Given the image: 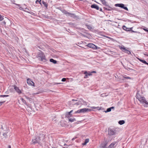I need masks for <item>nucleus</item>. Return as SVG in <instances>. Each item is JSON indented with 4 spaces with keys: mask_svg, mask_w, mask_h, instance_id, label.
Listing matches in <instances>:
<instances>
[{
    "mask_svg": "<svg viewBox=\"0 0 148 148\" xmlns=\"http://www.w3.org/2000/svg\"><path fill=\"white\" fill-rule=\"evenodd\" d=\"M136 98L140 101V103H145V104L144 105L145 107L147 106V105H148V102L146 101L145 98L144 97L141 96L139 94L137 93L136 94Z\"/></svg>",
    "mask_w": 148,
    "mask_h": 148,
    "instance_id": "obj_1",
    "label": "nucleus"
},
{
    "mask_svg": "<svg viewBox=\"0 0 148 148\" xmlns=\"http://www.w3.org/2000/svg\"><path fill=\"white\" fill-rule=\"evenodd\" d=\"M36 136L40 140H43L45 138V135L42 131L40 132Z\"/></svg>",
    "mask_w": 148,
    "mask_h": 148,
    "instance_id": "obj_2",
    "label": "nucleus"
},
{
    "mask_svg": "<svg viewBox=\"0 0 148 148\" xmlns=\"http://www.w3.org/2000/svg\"><path fill=\"white\" fill-rule=\"evenodd\" d=\"M96 71H93L91 72L88 71L87 72V71H85L84 73V74L85 75L84 77V78H87L88 77V76H91L92 75V73H96Z\"/></svg>",
    "mask_w": 148,
    "mask_h": 148,
    "instance_id": "obj_3",
    "label": "nucleus"
},
{
    "mask_svg": "<svg viewBox=\"0 0 148 148\" xmlns=\"http://www.w3.org/2000/svg\"><path fill=\"white\" fill-rule=\"evenodd\" d=\"M40 140L36 136L32 139V142L33 144L34 145L36 143H39Z\"/></svg>",
    "mask_w": 148,
    "mask_h": 148,
    "instance_id": "obj_4",
    "label": "nucleus"
},
{
    "mask_svg": "<svg viewBox=\"0 0 148 148\" xmlns=\"http://www.w3.org/2000/svg\"><path fill=\"white\" fill-rule=\"evenodd\" d=\"M108 134L110 135H113L115 134L116 130L114 129L109 128L108 130Z\"/></svg>",
    "mask_w": 148,
    "mask_h": 148,
    "instance_id": "obj_5",
    "label": "nucleus"
},
{
    "mask_svg": "<svg viewBox=\"0 0 148 148\" xmlns=\"http://www.w3.org/2000/svg\"><path fill=\"white\" fill-rule=\"evenodd\" d=\"M115 6L116 7H120L121 8H123V9L126 10H128V9L126 7L124 6V5L122 3H118V4H116L115 5Z\"/></svg>",
    "mask_w": 148,
    "mask_h": 148,
    "instance_id": "obj_6",
    "label": "nucleus"
},
{
    "mask_svg": "<svg viewBox=\"0 0 148 148\" xmlns=\"http://www.w3.org/2000/svg\"><path fill=\"white\" fill-rule=\"evenodd\" d=\"M120 48L122 51L127 53L129 55L131 53L127 49H126L125 48L124 46H120Z\"/></svg>",
    "mask_w": 148,
    "mask_h": 148,
    "instance_id": "obj_7",
    "label": "nucleus"
},
{
    "mask_svg": "<svg viewBox=\"0 0 148 148\" xmlns=\"http://www.w3.org/2000/svg\"><path fill=\"white\" fill-rule=\"evenodd\" d=\"M13 87L15 90L19 95H20L22 93L21 90L18 87L16 86V85H14Z\"/></svg>",
    "mask_w": 148,
    "mask_h": 148,
    "instance_id": "obj_8",
    "label": "nucleus"
},
{
    "mask_svg": "<svg viewBox=\"0 0 148 148\" xmlns=\"http://www.w3.org/2000/svg\"><path fill=\"white\" fill-rule=\"evenodd\" d=\"M87 46L88 47L90 48H92L93 49H97V47L95 45L92 43H89L88 44Z\"/></svg>",
    "mask_w": 148,
    "mask_h": 148,
    "instance_id": "obj_9",
    "label": "nucleus"
},
{
    "mask_svg": "<svg viewBox=\"0 0 148 148\" xmlns=\"http://www.w3.org/2000/svg\"><path fill=\"white\" fill-rule=\"evenodd\" d=\"M117 141H114L113 142L108 146V148H114L115 147V145L116 144H117Z\"/></svg>",
    "mask_w": 148,
    "mask_h": 148,
    "instance_id": "obj_10",
    "label": "nucleus"
},
{
    "mask_svg": "<svg viewBox=\"0 0 148 148\" xmlns=\"http://www.w3.org/2000/svg\"><path fill=\"white\" fill-rule=\"evenodd\" d=\"M38 57H39V59L41 61L45 62L47 61L45 58V56H38Z\"/></svg>",
    "mask_w": 148,
    "mask_h": 148,
    "instance_id": "obj_11",
    "label": "nucleus"
},
{
    "mask_svg": "<svg viewBox=\"0 0 148 148\" xmlns=\"http://www.w3.org/2000/svg\"><path fill=\"white\" fill-rule=\"evenodd\" d=\"M27 83L30 85L33 86L34 85V83L30 79H27Z\"/></svg>",
    "mask_w": 148,
    "mask_h": 148,
    "instance_id": "obj_12",
    "label": "nucleus"
},
{
    "mask_svg": "<svg viewBox=\"0 0 148 148\" xmlns=\"http://www.w3.org/2000/svg\"><path fill=\"white\" fill-rule=\"evenodd\" d=\"M108 141H106L103 142L102 143V148H108L107 147Z\"/></svg>",
    "mask_w": 148,
    "mask_h": 148,
    "instance_id": "obj_13",
    "label": "nucleus"
},
{
    "mask_svg": "<svg viewBox=\"0 0 148 148\" xmlns=\"http://www.w3.org/2000/svg\"><path fill=\"white\" fill-rule=\"evenodd\" d=\"M68 16L71 17H72L74 18H76L77 17V16L74 13H69L68 14Z\"/></svg>",
    "mask_w": 148,
    "mask_h": 148,
    "instance_id": "obj_14",
    "label": "nucleus"
},
{
    "mask_svg": "<svg viewBox=\"0 0 148 148\" xmlns=\"http://www.w3.org/2000/svg\"><path fill=\"white\" fill-rule=\"evenodd\" d=\"M91 7L92 8H94L96 9L97 10L99 9V7L98 5L95 4L92 5L91 6Z\"/></svg>",
    "mask_w": 148,
    "mask_h": 148,
    "instance_id": "obj_15",
    "label": "nucleus"
},
{
    "mask_svg": "<svg viewBox=\"0 0 148 148\" xmlns=\"http://www.w3.org/2000/svg\"><path fill=\"white\" fill-rule=\"evenodd\" d=\"M123 28L124 30L128 31H130L131 30V29H132V27H131L130 28H128L125 25H123Z\"/></svg>",
    "mask_w": 148,
    "mask_h": 148,
    "instance_id": "obj_16",
    "label": "nucleus"
},
{
    "mask_svg": "<svg viewBox=\"0 0 148 148\" xmlns=\"http://www.w3.org/2000/svg\"><path fill=\"white\" fill-rule=\"evenodd\" d=\"M88 109L86 108H84L82 109H80V113H84L86 112L88 110Z\"/></svg>",
    "mask_w": 148,
    "mask_h": 148,
    "instance_id": "obj_17",
    "label": "nucleus"
},
{
    "mask_svg": "<svg viewBox=\"0 0 148 148\" xmlns=\"http://www.w3.org/2000/svg\"><path fill=\"white\" fill-rule=\"evenodd\" d=\"M73 112V110H71L70 112H68L67 114H66V117L68 118H70L72 116V114H71Z\"/></svg>",
    "mask_w": 148,
    "mask_h": 148,
    "instance_id": "obj_18",
    "label": "nucleus"
},
{
    "mask_svg": "<svg viewBox=\"0 0 148 148\" xmlns=\"http://www.w3.org/2000/svg\"><path fill=\"white\" fill-rule=\"evenodd\" d=\"M89 139H85L84 143H82V145H86L87 143L89 142Z\"/></svg>",
    "mask_w": 148,
    "mask_h": 148,
    "instance_id": "obj_19",
    "label": "nucleus"
},
{
    "mask_svg": "<svg viewBox=\"0 0 148 148\" xmlns=\"http://www.w3.org/2000/svg\"><path fill=\"white\" fill-rule=\"evenodd\" d=\"M50 61L54 64H56L57 63V61L52 58L50 59Z\"/></svg>",
    "mask_w": 148,
    "mask_h": 148,
    "instance_id": "obj_20",
    "label": "nucleus"
},
{
    "mask_svg": "<svg viewBox=\"0 0 148 148\" xmlns=\"http://www.w3.org/2000/svg\"><path fill=\"white\" fill-rule=\"evenodd\" d=\"M125 123V122L124 120H120L119 121V123L120 125L124 124Z\"/></svg>",
    "mask_w": 148,
    "mask_h": 148,
    "instance_id": "obj_21",
    "label": "nucleus"
},
{
    "mask_svg": "<svg viewBox=\"0 0 148 148\" xmlns=\"http://www.w3.org/2000/svg\"><path fill=\"white\" fill-rule=\"evenodd\" d=\"M15 4L18 6L19 7V9L21 10H23V9L22 8V7L20 6V5L19 4Z\"/></svg>",
    "mask_w": 148,
    "mask_h": 148,
    "instance_id": "obj_22",
    "label": "nucleus"
},
{
    "mask_svg": "<svg viewBox=\"0 0 148 148\" xmlns=\"http://www.w3.org/2000/svg\"><path fill=\"white\" fill-rule=\"evenodd\" d=\"M140 62H142L144 64H145V63H146V61L142 60L139 58H137Z\"/></svg>",
    "mask_w": 148,
    "mask_h": 148,
    "instance_id": "obj_23",
    "label": "nucleus"
},
{
    "mask_svg": "<svg viewBox=\"0 0 148 148\" xmlns=\"http://www.w3.org/2000/svg\"><path fill=\"white\" fill-rule=\"evenodd\" d=\"M111 108H109L107 109L106 111H104L103 112H105L106 113L107 112H110L111 111Z\"/></svg>",
    "mask_w": 148,
    "mask_h": 148,
    "instance_id": "obj_24",
    "label": "nucleus"
},
{
    "mask_svg": "<svg viewBox=\"0 0 148 148\" xmlns=\"http://www.w3.org/2000/svg\"><path fill=\"white\" fill-rule=\"evenodd\" d=\"M69 118V121L71 122H73L75 121V119L74 118Z\"/></svg>",
    "mask_w": 148,
    "mask_h": 148,
    "instance_id": "obj_25",
    "label": "nucleus"
},
{
    "mask_svg": "<svg viewBox=\"0 0 148 148\" xmlns=\"http://www.w3.org/2000/svg\"><path fill=\"white\" fill-rule=\"evenodd\" d=\"M103 8L105 9V10H112V8L111 7H109L108 8L104 7Z\"/></svg>",
    "mask_w": 148,
    "mask_h": 148,
    "instance_id": "obj_26",
    "label": "nucleus"
},
{
    "mask_svg": "<svg viewBox=\"0 0 148 148\" xmlns=\"http://www.w3.org/2000/svg\"><path fill=\"white\" fill-rule=\"evenodd\" d=\"M21 101H22L25 104H27V102H26V101L23 98H21Z\"/></svg>",
    "mask_w": 148,
    "mask_h": 148,
    "instance_id": "obj_27",
    "label": "nucleus"
},
{
    "mask_svg": "<svg viewBox=\"0 0 148 148\" xmlns=\"http://www.w3.org/2000/svg\"><path fill=\"white\" fill-rule=\"evenodd\" d=\"M42 3L44 5L45 7H47V5L46 2H45L43 1H42Z\"/></svg>",
    "mask_w": 148,
    "mask_h": 148,
    "instance_id": "obj_28",
    "label": "nucleus"
},
{
    "mask_svg": "<svg viewBox=\"0 0 148 148\" xmlns=\"http://www.w3.org/2000/svg\"><path fill=\"white\" fill-rule=\"evenodd\" d=\"M9 96V95H0V97H8Z\"/></svg>",
    "mask_w": 148,
    "mask_h": 148,
    "instance_id": "obj_29",
    "label": "nucleus"
},
{
    "mask_svg": "<svg viewBox=\"0 0 148 148\" xmlns=\"http://www.w3.org/2000/svg\"><path fill=\"white\" fill-rule=\"evenodd\" d=\"M102 4H103L107 6V2L105 1V0H102Z\"/></svg>",
    "mask_w": 148,
    "mask_h": 148,
    "instance_id": "obj_30",
    "label": "nucleus"
},
{
    "mask_svg": "<svg viewBox=\"0 0 148 148\" xmlns=\"http://www.w3.org/2000/svg\"><path fill=\"white\" fill-rule=\"evenodd\" d=\"M86 26L87 27V28L89 30H91L92 29V27L90 25H86Z\"/></svg>",
    "mask_w": 148,
    "mask_h": 148,
    "instance_id": "obj_31",
    "label": "nucleus"
},
{
    "mask_svg": "<svg viewBox=\"0 0 148 148\" xmlns=\"http://www.w3.org/2000/svg\"><path fill=\"white\" fill-rule=\"evenodd\" d=\"M63 13L65 14H69V12H67L65 10H63Z\"/></svg>",
    "mask_w": 148,
    "mask_h": 148,
    "instance_id": "obj_32",
    "label": "nucleus"
},
{
    "mask_svg": "<svg viewBox=\"0 0 148 148\" xmlns=\"http://www.w3.org/2000/svg\"><path fill=\"white\" fill-rule=\"evenodd\" d=\"M75 113H80V109L78 110L77 111H75Z\"/></svg>",
    "mask_w": 148,
    "mask_h": 148,
    "instance_id": "obj_33",
    "label": "nucleus"
},
{
    "mask_svg": "<svg viewBox=\"0 0 148 148\" xmlns=\"http://www.w3.org/2000/svg\"><path fill=\"white\" fill-rule=\"evenodd\" d=\"M3 19V17L1 15H0V21L2 20Z\"/></svg>",
    "mask_w": 148,
    "mask_h": 148,
    "instance_id": "obj_34",
    "label": "nucleus"
},
{
    "mask_svg": "<svg viewBox=\"0 0 148 148\" xmlns=\"http://www.w3.org/2000/svg\"><path fill=\"white\" fill-rule=\"evenodd\" d=\"M38 2L40 4H41V0H40L39 1L38 0H37L36 1V3H37Z\"/></svg>",
    "mask_w": 148,
    "mask_h": 148,
    "instance_id": "obj_35",
    "label": "nucleus"
},
{
    "mask_svg": "<svg viewBox=\"0 0 148 148\" xmlns=\"http://www.w3.org/2000/svg\"><path fill=\"white\" fill-rule=\"evenodd\" d=\"M125 79H131L132 78L129 77H127H127H125Z\"/></svg>",
    "mask_w": 148,
    "mask_h": 148,
    "instance_id": "obj_36",
    "label": "nucleus"
},
{
    "mask_svg": "<svg viewBox=\"0 0 148 148\" xmlns=\"http://www.w3.org/2000/svg\"><path fill=\"white\" fill-rule=\"evenodd\" d=\"M66 80V79L65 78H63L62 79V82H65Z\"/></svg>",
    "mask_w": 148,
    "mask_h": 148,
    "instance_id": "obj_37",
    "label": "nucleus"
},
{
    "mask_svg": "<svg viewBox=\"0 0 148 148\" xmlns=\"http://www.w3.org/2000/svg\"><path fill=\"white\" fill-rule=\"evenodd\" d=\"M132 29H131V30L130 31H131L132 32H136V33H138L139 34L140 33V32H135V31H134L132 30Z\"/></svg>",
    "mask_w": 148,
    "mask_h": 148,
    "instance_id": "obj_38",
    "label": "nucleus"
},
{
    "mask_svg": "<svg viewBox=\"0 0 148 148\" xmlns=\"http://www.w3.org/2000/svg\"><path fill=\"white\" fill-rule=\"evenodd\" d=\"M95 108H96L97 109V110H101V107H96Z\"/></svg>",
    "mask_w": 148,
    "mask_h": 148,
    "instance_id": "obj_39",
    "label": "nucleus"
},
{
    "mask_svg": "<svg viewBox=\"0 0 148 148\" xmlns=\"http://www.w3.org/2000/svg\"><path fill=\"white\" fill-rule=\"evenodd\" d=\"M102 37H106L108 38H110V37H107V36H104V35H102Z\"/></svg>",
    "mask_w": 148,
    "mask_h": 148,
    "instance_id": "obj_40",
    "label": "nucleus"
},
{
    "mask_svg": "<svg viewBox=\"0 0 148 148\" xmlns=\"http://www.w3.org/2000/svg\"><path fill=\"white\" fill-rule=\"evenodd\" d=\"M143 29L146 32H147L148 29H145V28H143Z\"/></svg>",
    "mask_w": 148,
    "mask_h": 148,
    "instance_id": "obj_41",
    "label": "nucleus"
},
{
    "mask_svg": "<svg viewBox=\"0 0 148 148\" xmlns=\"http://www.w3.org/2000/svg\"><path fill=\"white\" fill-rule=\"evenodd\" d=\"M60 123H61V124H60L61 126H62V127H63V126H64V125H63V124H61V123H62V122H60Z\"/></svg>",
    "mask_w": 148,
    "mask_h": 148,
    "instance_id": "obj_42",
    "label": "nucleus"
},
{
    "mask_svg": "<svg viewBox=\"0 0 148 148\" xmlns=\"http://www.w3.org/2000/svg\"><path fill=\"white\" fill-rule=\"evenodd\" d=\"M127 77V76L126 75H123V77L124 78H125V77Z\"/></svg>",
    "mask_w": 148,
    "mask_h": 148,
    "instance_id": "obj_43",
    "label": "nucleus"
},
{
    "mask_svg": "<svg viewBox=\"0 0 148 148\" xmlns=\"http://www.w3.org/2000/svg\"><path fill=\"white\" fill-rule=\"evenodd\" d=\"M39 53H40V54H41V56H43L42 53L41 52H40Z\"/></svg>",
    "mask_w": 148,
    "mask_h": 148,
    "instance_id": "obj_44",
    "label": "nucleus"
},
{
    "mask_svg": "<svg viewBox=\"0 0 148 148\" xmlns=\"http://www.w3.org/2000/svg\"><path fill=\"white\" fill-rule=\"evenodd\" d=\"M3 23L4 25H5L6 24V22L5 21H4Z\"/></svg>",
    "mask_w": 148,
    "mask_h": 148,
    "instance_id": "obj_45",
    "label": "nucleus"
},
{
    "mask_svg": "<svg viewBox=\"0 0 148 148\" xmlns=\"http://www.w3.org/2000/svg\"><path fill=\"white\" fill-rule=\"evenodd\" d=\"M8 148H11V146L10 145H9L8 146Z\"/></svg>",
    "mask_w": 148,
    "mask_h": 148,
    "instance_id": "obj_46",
    "label": "nucleus"
},
{
    "mask_svg": "<svg viewBox=\"0 0 148 148\" xmlns=\"http://www.w3.org/2000/svg\"><path fill=\"white\" fill-rule=\"evenodd\" d=\"M26 97V98L27 99H29V97Z\"/></svg>",
    "mask_w": 148,
    "mask_h": 148,
    "instance_id": "obj_47",
    "label": "nucleus"
},
{
    "mask_svg": "<svg viewBox=\"0 0 148 148\" xmlns=\"http://www.w3.org/2000/svg\"><path fill=\"white\" fill-rule=\"evenodd\" d=\"M110 108H111V110L112 109L114 108V107H110Z\"/></svg>",
    "mask_w": 148,
    "mask_h": 148,
    "instance_id": "obj_48",
    "label": "nucleus"
},
{
    "mask_svg": "<svg viewBox=\"0 0 148 148\" xmlns=\"http://www.w3.org/2000/svg\"><path fill=\"white\" fill-rule=\"evenodd\" d=\"M72 101H77V100H75V99H73L72 100Z\"/></svg>",
    "mask_w": 148,
    "mask_h": 148,
    "instance_id": "obj_49",
    "label": "nucleus"
},
{
    "mask_svg": "<svg viewBox=\"0 0 148 148\" xmlns=\"http://www.w3.org/2000/svg\"><path fill=\"white\" fill-rule=\"evenodd\" d=\"M145 64L148 65V63L147 62H146V63H145Z\"/></svg>",
    "mask_w": 148,
    "mask_h": 148,
    "instance_id": "obj_50",
    "label": "nucleus"
},
{
    "mask_svg": "<svg viewBox=\"0 0 148 148\" xmlns=\"http://www.w3.org/2000/svg\"><path fill=\"white\" fill-rule=\"evenodd\" d=\"M64 10L63 9L61 10L63 13V10Z\"/></svg>",
    "mask_w": 148,
    "mask_h": 148,
    "instance_id": "obj_51",
    "label": "nucleus"
},
{
    "mask_svg": "<svg viewBox=\"0 0 148 148\" xmlns=\"http://www.w3.org/2000/svg\"><path fill=\"white\" fill-rule=\"evenodd\" d=\"M64 10L63 9L61 10L63 13V10Z\"/></svg>",
    "mask_w": 148,
    "mask_h": 148,
    "instance_id": "obj_52",
    "label": "nucleus"
},
{
    "mask_svg": "<svg viewBox=\"0 0 148 148\" xmlns=\"http://www.w3.org/2000/svg\"><path fill=\"white\" fill-rule=\"evenodd\" d=\"M64 10L63 9L61 10L63 13V10Z\"/></svg>",
    "mask_w": 148,
    "mask_h": 148,
    "instance_id": "obj_53",
    "label": "nucleus"
},
{
    "mask_svg": "<svg viewBox=\"0 0 148 148\" xmlns=\"http://www.w3.org/2000/svg\"><path fill=\"white\" fill-rule=\"evenodd\" d=\"M100 10L101 11H102V8H100Z\"/></svg>",
    "mask_w": 148,
    "mask_h": 148,
    "instance_id": "obj_54",
    "label": "nucleus"
},
{
    "mask_svg": "<svg viewBox=\"0 0 148 148\" xmlns=\"http://www.w3.org/2000/svg\"><path fill=\"white\" fill-rule=\"evenodd\" d=\"M31 14H34V13H33L32 12V13H31Z\"/></svg>",
    "mask_w": 148,
    "mask_h": 148,
    "instance_id": "obj_55",
    "label": "nucleus"
},
{
    "mask_svg": "<svg viewBox=\"0 0 148 148\" xmlns=\"http://www.w3.org/2000/svg\"><path fill=\"white\" fill-rule=\"evenodd\" d=\"M58 8L60 10V9H61L60 8Z\"/></svg>",
    "mask_w": 148,
    "mask_h": 148,
    "instance_id": "obj_56",
    "label": "nucleus"
},
{
    "mask_svg": "<svg viewBox=\"0 0 148 148\" xmlns=\"http://www.w3.org/2000/svg\"><path fill=\"white\" fill-rule=\"evenodd\" d=\"M102 110H104V109L103 108H102Z\"/></svg>",
    "mask_w": 148,
    "mask_h": 148,
    "instance_id": "obj_57",
    "label": "nucleus"
},
{
    "mask_svg": "<svg viewBox=\"0 0 148 148\" xmlns=\"http://www.w3.org/2000/svg\"><path fill=\"white\" fill-rule=\"evenodd\" d=\"M2 103V102H0V103Z\"/></svg>",
    "mask_w": 148,
    "mask_h": 148,
    "instance_id": "obj_58",
    "label": "nucleus"
},
{
    "mask_svg": "<svg viewBox=\"0 0 148 148\" xmlns=\"http://www.w3.org/2000/svg\"><path fill=\"white\" fill-rule=\"evenodd\" d=\"M145 56H148V55H145Z\"/></svg>",
    "mask_w": 148,
    "mask_h": 148,
    "instance_id": "obj_59",
    "label": "nucleus"
},
{
    "mask_svg": "<svg viewBox=\"0 0 148 148\" xmlns=\"http://www.w3.org/2000/svg\"><path fill=\"white\" fill-rule=\"evenodd\" d=\"M74 140V138H73V139H72V140Z\"/></svg>",
    "mask_w": 148,
    "mask_h": 148,
    "instance_id": "obj_60",
    "label": "nucleus"
},
{
    "mask_svg": "<svg viewBox=\"0 0 148 148\" xmlns=\"http://www.w3.org/2000/svg\"><path fill=\"white\" fill-rule=\"evenodd\" d=\"M101 1H102V0H100Z\"/></svg>",
    "mask_w": 148,
    "mask_h": 148,
    "instance_id": "obj_61",
    "label": "nucleus"
}]
</instances>
